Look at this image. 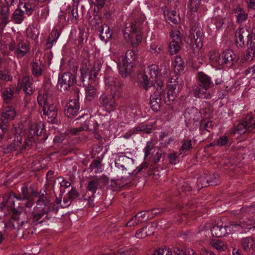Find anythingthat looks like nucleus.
<instances>
[{"label":"nucleus","instance_id":"13","mask_svg":"<svg viewBox=\"0 0 255 255\" xmlns=\"http://www.w3.org/2000/svg\"><path fill=\"white\" fill-rule=\"evenodd\" d=\"M6 5H3L0 9V33L9 21V6L15 3L14 0H5Z\"/></svg>","mask_w":255,"mask_h":255},{"label":"nucleus","instance_id":"20","mask_svg":"<svg viewBox=\"0 0 255 255\" xmlns=\"http://www.w3.org/2000/svg\"><path fill=\"white\" fill-rule=\"evenodd\" d=\"M242 245L243 248L248 252L255 251V240L248 237L242 239Z\"/></svg>","mask_w":255,"mask_h":255},{"label":"nucleus","instance_id":"44","mask_svg":"<svg viewBox=\"0 0 255 255\" xmlns=\"http://www.w3.org/2000/svg\"><path fill=\"white\" fill-rule=\"evenodd\" d=\"M175 254L177 255H197L195 252L192 249H187L185 251L177 249L175 250Z\"/></svg>","mask_w":255,"mask_h":255},{"label":"nucleus","instance_id":"49","mask_svg":"<svg viewBox=\"0 0 255 255\" xmlns=\"http://www.w3.org/2000/svg\"><path fill=\"white\" fill-rule=\"evenodd\" d=\"M212 245L214 248L220 252L224 251L226 249V246L224 243L218 240L213 243Z\"/></svg>","mask_w":255,"mask_h":255},{"label":"nucleus","instance_id":"17","mask_svg":"<svg viewBox=\"0 0 255 255\" xmlns=\"http://www.w3.org/2000/svg\"><path fill=\"white\" fill-rule=\"evenodd\" d=\"M105 86L107 90H109L111 93L116 94L122 86L119 79L113 77H106L105 79Z\"/></svg>","mask_w":255,"mask_h":255},{"label":"nucleus","instance_id":"16","mask_svg":"<svg viewBox=\"0 0 255 255\" xmlns=\"http://www.w3.org/2000/svg\"><path fill=\"white\" fill-rule=\"evenodd\" d=\"M79 109V102L76 99L71 100L66 106L65 114L69 118H72L78 114Z\"/></svg>","mask_w":255,"mask_h":255},{"label":"nucleus","instance_id":"32","mask_svg":"<svg viewBox=\"0 0 255 255\" xmlns=\"http://www.w3.org/2000/svg\"><path fill=\"white\" fill-rule=\"evenodd\" d=\"M189 10L191 13L197 11L200 5L203 4L204 0H189Z\"/></svg>","mask_w":255,"mask_h":255},{"label":"nucleus","instance_id":"29","mask_svg":"<svg viewBox=\"0 0 255 255\" xmlns=\"http://www.w3.org/2000/svg\"><path fill=\"white\" fill-rule=\"evenodd\" d=\"M165 15L166 19L173 23L177 24L180 21L179 14L175 10L169 11Z\"/></svg>","mask_w":255,"mask_h":255},{"label":"nucleus","instance_id":"7","mask_svg":"<svg viewBox=\"0 0 255 255\" xmlns=\"http://www.w3.org/2000/svg\"><path fill=\"white\" fill-rule=\"evenodd\" d=\"M184 118L186 126L193 129L199 127L205 118L202 117L201 112L194 107L189 108L185 111Z\"/></svg>","mask_w":255,"mask_h":255},{"label":"nucleus","instance_id":"61","mask_svg":"<svg viewBox=\"0 0 255 255\" xmlns=\"http://www.w3.org/2000/svg\"><path fill=\"white\" fill-rule=\"evenodd\" d=\"M6 125L2 124V122L0 121V140L2 138V136L3 133L6 130Z\"/></svg>","mask_w":255,"mask_h":255},{"label":"nucleus","instance_id":"52","mask_svg":"<svg viewBox=\"0 0 255 255\" xmlns=\"http://www.w3.org/2000/svg\"><path fill=\"white\" fill-rule=\"evenodd\" d=\"M172 40L181 42V33L178 30L172 31L171 34Z\"/></svg>","mask_w":255,"mask_h":255},{"label":"nucleus","instance_id":"3","mask_svg":"<svg viewBox=\"0 0 255 255\" xmlns=\"http://www.w3.org/2000/svg\"><path fill=\"white\" fill-rule=\"evenodd\" d=\"M37 101L39 106L42 107L44 115L47 117L48 122L54 123L57 116V108L53 103L52 94L48 92L40 94L37 97Z\"/></svg>","mask_w":255,"mask_h":255},{"label":"nucleus","instance_id":"36","mask_svg":"<svg viewBox=\"0 0 255 255\" xmlns=\"http://www.w3.org/2000/svg\"><path fill=\"white\" fill-rule=\"evenodd\" d=\"M20 199L18 198L13 193H10L6 201V205L12 209H14L15 207V202Z\"/></svg>","mask_w":255,"mask_h":255},{"label":"nucleus","instance_id":"30","mask_svg":"<svg viewBox=\"0 0 255 255\" xmlns=\"http://www.w3.org/2000/svg\"><path fill=\"white\" fill-rule=\"evenodd\" d=\"M39 34V31L36 26H29L26 30V35L28 37L32 39H36Z\"/></svg>","mask_w":255,"mask_h":255},{"label":"nucleus","instance_id":"40","mask_svg":"<svg viewBox=\"0 0 255 255\" xmlns=\"http://www.w3.org/2000/svg\"><path fill=\"white\" fill-rule=\"evenodd\" d=\"M99 185V180L97 179L90 181L87 186V188L89 191L92 192L93 195H94L96 192L97 186Z\"/></svg>","mask_w":255,"mask_h":255},{"label":"nucleus","instance_id":"14","mask_svg":"<svg viewBox=\"0 0 255 255\" xmlns=\"http://www.w3.org/2000/svg\"><path fill=\"white\" fill-rule=\"evenodd\" d=\"M203 32L200 27L192 28L190 31L191 43L195 45L198 49H200L203 46Z\"/></svg>","mask_w":255,"mask_h":255},{"label":"nucleus","instance_id":"43","mask_svg":"<svg viewBox=\"0 0 255 255\" xmlns=\"http://www.w3.org/2000/svg\"><path fill=\"white\" fill-rule=\"evenodd\" d=\"M88 123L89 121L86 120L82 127L71 129L70 130V132L73 134H77L78 132L87 128Z\"/></svg>","mask_w":255,"mask_h":255},{"label":"nucleus","instance_id":"58","mask_svg":"<svg viewBox=\"0 0 255 255\" xmlns=\"http://www.w3.org/2000/svg\"><path fill=\"white\" fill-rule=\"evenodd\" d=\"M145 234V230H144V228L138 230L135 234V237L137 239H142L146 237V236H143V235Z\"/></svg>","mask_w":255,"mask_h":255},{"label":"nucleus","instance_id":"63","mask_svg":"<svg viewBox=\"0 0 255 255\" xmlns=\"http://www.w3.org/2000/svg\"><path fill=\"white\" fill-rule=\"evenodd\" d=\"M69 194L71 198H75L78 196L77 191L73 188L71 189L70 191L69 192Z\"/></svg>","mask_w":255,"mask_h":255},{"label":"nucleus","instance_id":"19","mask_svg":"<svg viewBox=\"0 0 255 255\" xmlns=\"http://www.w3.org/2000/svg\"><path fill=\"white\" fill-rule=\"evenodd\" d=\"M193 94L194 96L200 98H209L210 97V94L207 92V89L203 86L201 88L200 86H194L192 88Z\"/></svg>","mask_w":255,"mask_h":255},{"label":"nucleus","instance_id":"28","mask_svg":"<svg viewBox=\"0 0 255 255\" xmlns=\"http://www.w3.org/2000/svg\"><path fill=\"white\" fill-rule=\"evenodd\" d=\"M44 129V125L42 123L34 124L30 128V133L32 135L40 136Z\"/></svg>","mask_w":255,"mask_h":255},{"label":"nucleus","instance_id":"5","mask_svg":"<svg viewBox=\"0 0 255 255\" xmlns=\"http://www.w3.org/2000/svg\"><path fill=\"white\" fill-rule=\"evenodd\" d=\"M209 59L210 62L215 65H224L236 61L237 56L232 50H226L221 53L211 51L209 53Z\"/></svg>","mask_w":255,"mask_h":255},{"label":"nucleus","instance_id":"39","mask_svg":"<svg viewBox=\"0 0 255 255\" xmlns=\"http://www.w3.org/2000/svg\"><path fill=\"white\" fill-rule=\"evenodd\" d=\"M248 128L249 131H251L255 129V117L249 116L247 117L245 121Z\"/></svg>","mask_w":255,"mask_h":255},{"label":"nucleus","instance_id":"11","mask_svg":"<svg viewBox=\"0 0 255 255\" xmlns=\"http://www.w3.org/2000/svg\"><path fill=\"white\" fill-rule=\"evenodd\" d=\"M75 81V77L70 72L64 73L59 78L57 84L58 88L62 92H66L73 85Z\"/></svg>","mask_w":255,"mask_h":255},{"label":"nucleus","instance_id":"33","mask_svg":"<svg viewBox=\"0 0 255 255\" xmlns=\"http://www.w3.org/2000/svg\"><path fill=\"white\" fill-rule=\"evenodd\" d=\"M249 45L248 52L245 56V59L249 61L255 58V43Z\"/></svg>","mask_w":255,"mask_h":255},{"label":"nucleus","instance_id":"4","mask_svg":"<svg viewBox=\"0 0 255 255\" xmlns=\"http://www.w3.org/2000/svg\"><path fill=\"white\" fill-rule=\"evenodd\" d=\"M29 49V45L25 41L19 42L16 45L12 42L10 39H7L6 41H1L0 50L4 54L8 53L9 51H14V53L18 57H23L27 53Z\"/></svg>","mask_w":255,"mask_h":255},{"label":"nucleus","instance_id":"37","mask_svg":"<svg viewBox=\"0 0 255 255\" xmlns=\"http://www.w3.org/2000/svg\"><path fill=\"white\" fill-rule=\"evenodd\" d=\"M119 71L120 75L123 77H127V62L126 59H123V63H120L119 65Z\"/></svg>","mask_w":255,"mask_h":255},{"label":"nucleus","instance_id":"15","mask_svg":"<svg viewBox=\"0 0 255 255\" xmlns=\"http://www.w3.org/2000/svg\"><path fill=\"white\" fill-rule=\"evenodd\" d=\"M32 81V79H30L28 76H24L19 78L18 80L16 90L19 91L21 88H23L25 94H31L33 90Z\"/></svg>","mask_w":255,"mask_h":255},{"label":"nucleus","instance_id":"35","mask_svg":"<svg viewBox=\"0 0 255 255\" xmlns=\"http://www.w3.org/2000/svg\"><path fill=\"white\" fill-rule=\"evenodd\" d=\"M13 89L11 88H6L2 93V98L5 103H8L13 96Z\"/></svg>","mask_w":255,"mask_h":255},{"label":"nucleus","instance_id":"47","mask_svg":"<svg viewBox=\"0 0 255 255\" xmlns=\"http://www.w3.org/2000/svg\"><path fill=\"white\" fill-rule=\"evenodd\" d=\"M69 16L72 22H75L78 16V10L76 8L69 9L68 11Z\"/></svg>","mask_w":255,"mask_h":255},{"label":"nucleus","instance_id":"24","mask_svg":"<svg viewBox=\"0 0 255 255\" xmlns=\"http://www.w3.org/2000/svg\"><path fill=\"white\" fill-rule=\"evenodd\" d=\"M31 67L33 75L35 76H39L41 75L44 65L41 61L35 60L32 62Z\"/></svg>","mask_w":255,"mask_h":255},{"label":"nucleus","instance_id":"60","mask_svg":"<svg viewBox=\"0 0 255 255\" xmlns=\"http://www.w3.org/2000/svg\"><path fill=\"white\" fill-rule=\"evenodd\" d=\"M170 163L172 164H175L177 160V156L175 153H173L169 155L168 156Z\"/></svg>","mask_w":255,"mask_h":255},{"label":"nucleus","instance_id":"55","mask_svg":"<svg viewBox=\"0 0 255 255\" xmlns=\"http://www.w3.org/2000/svg\"><path fill=\"white\" fill-rule=\"evenodd\" d=\"M121 182V180L118 179L116 180H112L111 181V186L114 188H121L124 186V184H121L120 182Z\"/></svg>","mask_w":255,"mask_h":255},{"label":"nucleus","instance_id":"53","mask_svg":"<svg viewBox=\"0 0 255 255\" xmlns=\"http://www.w3.org/2000/svg\"><path fill=\"white\" fill-rule=\"evenodd\" d=\"M12 77L10 75L0 71V80L9 81H10ZM1 84L0 83V90L1 89Z\"/></svg>","mask_w":255,"mask_h":255},{"label":"nucleus","instance_id":"51","mask_svg":"<svg viewBox=\"0 0 255 255\" xmlns=\"http://www.w3.org/2000/svg\"><path fill=\"white\" fill-rule=\"evenodd\" d=\"M153 148V144L151 142H148L147 143L146 146L143 149L144 152V158H146L149 155Z\"/></svg>","mask_w":255,"mask_h":255},{"label":"nucleus","instance_id":"26","mask_svg":"<svg viewBox=\"0 0 255 255\" xmlns=\"http://www.w3.org/2000/svg\"><path fill=\"white\" fill-rule=\"evenodd\" d=\"M86 99L89 101L93 100L97 96V90L96 88L91 85H89L85 88Z\"/></svg>","mask_w":255,"mask_h":255},{"label":"nucleus","instance_id":"25","mask_svg":"<svg viewBox=\"0 0 255 255\" xmlns=\"http://www.w3.org/2000/svg\"><path fill=\"white\" fill-rule=\"evenodd\" d=\"M235 13L237 18V21L239 23L243 22L248 18L247 13L240 6L235 9Z\"/></svg>","mask_w":255,"mask_h":255},{"label":"nucleus","instance_id":"12","mask_svg":"<svg viewBox=\"0 0 255 255\" xmlns=\"http://www.w3.org/2000/svg\"><path fill=\"white\" fill-rule=\"evenodd\" d=\"M114 94L103 93L99 98V103L104 110L110 112L114 109L116 102L114 99Z\"/></svg>","mask_w":255,"mask_h":255},{"label":"nucleus","instance_id":"23","mask_svg":"<svg viewBox=\"0 0 255 255\" xmlns=\"http://www.w3.org/2000/svg\"><path fill=\"white\" fill-rule=\"evenodd\" d=\"M19 6V8L16 9L13 13L12 20L15 23L17 24L21 23L24 19V14L25 10H22ZM26 13V12H25Z\"/></svg>","mask_w":255,"mask_h":255},{"label":"nucleus","instance_id":"2","mask_svg":"<svg viewBox=\"0 0 255 255\" xmlns=\"http://www.w3.org/2000/svg\"><path fill=\"white\" fill-rule=\"evenodd\" d=\"M205 229H210L211 233L213 237L221 238L225 237L227 234L235 232L240 233H246L252 229L255 228L254 224L250 220L244 221L241 224H230L224 225L219 224L210 228L209 224H206L204 227Z\"/></svg>","mask_w":255,"mask_h":255},{"label":"nucleus","instance_id":"1","mask_svg":"<svg viewBox=\"0 0 255 255\" xmlns=\"http://www.w3.org/2000/svg\"><path fill=\"white\" fill-rule=\"evenodd\" d=\"M138 83L146 90L153 85L156 90L154 95L150 97V104L152 109L158 111L160 109L161 96L163 94V79L159 75L158 66L150 65L138 74Z\"/></svg>","mask_w":255,"mask_h":255},{"label":"nucleus","instance_id":"6","mask_svg":"<svg viewBox=\"0 0 255 255\" xmlns=\"http://www.w3.org/2000/svg\"><path fill=\"white\" fill-rule=\"evenodd\" d=\"M235 43L238 48L255 43V32L250 33L247 27L240 28L235 34Z\"/></svg>","mask_w":255,"mask_h":255},{"label":"nucleus","instance_id":"27","mask_svg":"<svg viewBox=\"0 0 255 255\" xmlns=\"http://www.w3.org/2000/svg\"><path fill=\"white\" fill-rule=\"evenodd\" d=\"M15 116V111L11 106H7L4 109L1 114L2 118L4 120H11Z\"/></svg>","mask_w":255,"mask_h":255},{"label":"nucleus","instance_id":"9","mask_svg":"<svg viewBox=\"0 0 255 255\" xmlns=\"http://www.w3.org/2000/svg\"><path fill=\"white\" fill-rule=\"evenodd\" d=\"M183 85L182 79L177 76L170 79L167 84L168 91L167 98L169 102L175 100L182 89Z\"/></svg>","mask_w":255,"mask_h":255},{"label":"nucleus","instance_id":"56","mask_svg":"<svg viewBox=\"0 0 255 255\" xmlns=\"http://www.w3.org/2000/svg\"><path fill=\"white\" fill-rule=\"evenodd\" d=\"M163 209L160 208H154L151 210L150 211H148L149 212L150 216H153V218L154 216L160 214L163 212Z\"/></svg>","mask_w":255,"mask_h":255},{"label":"nucleus","instance_id":"41","mask_svg":"<svg viewBox=\"0 0 255 255\" xmlns=\"http://www.w3.org/2000/svg\"><path fill=\"white\" fill-rule=\"evenodd\" d=\"M174 66L175 70L180 72V71L183 70V64L184 63L182 58L180 57L177 56L174 61Z\"/></svg>","mask_w":255,"mask_h":255},{"label":"nucleus","instance_id":"57","mask_svg":"<svg viewBox=\"0 0 255 255\" xmlns=\"http://www.w3.org/2000/svg\"><path fill=\"white\" fill-rule=\"evenodd\" d=\"M90 1L98 7H102L105 3V0H90Z\"/></svg>","mask_w":255,"mask_h":255},{"label":"nucleus","instance_id":"42","mask_svg":"<svg viewBox=\"0 0 255 255\" xmlns=\"http://www.w3.org/2000/svg\"><path fill=\"white\" fill-rule=\"evenodd\" d=\"M143 228L145 230V234L143 236L146 237L152 235L153 234L155 228V225L154 223H150Z\"/></svg>","mask_w":255,"mask_h":255},{"label":"nucleus","instance_id":"10","mask_svg":"<svg viewBox=\"0 0 255 255\" xmlns=\"http://www.w3.org/2000/svg\"><path fill=\"white\" fill-rule=\"evenodd\" d=\"M101 64L100 61H96L93 66L89 68L87 65L83 66L81 68L80 80L84 82L85 78L88 76L89 82L92 83L95 78L98 75V74L101 69Z\"/></svg>","mask_w":255,"mask_h":255},{"label":"nucleus","instance_id":"54","mask_svg":"<svg viewBox=\"0 0 255 255\" xmlns=\"http://www.w3.org/2000/svg\"><path fill=\"white\" fill-rule=\"evenodd\" d=\"M101 29H104V35L107 37V39H110L112 37L110 27L107 25H104L102 27Z\"/></svg>","mask_w":255,"mask_h":255},{"label":"nucleus","instance_id":"18","mask_svg":"<svg viewBox=\"0 0 255 255\" xmlns=\"http://www.w3.org/2000/svg\"><path fill=\"white\" fill-rule=\"evenodd\" d=\"M131 29L133 31L131 32L130 37L128 36V39H130L131 44L133 47H136L141 42V32L140 30H136V26L132 24Z\"/></svg>","mask_w":255,"mask_h":255},{"label":"nucleus","instance_id":"45","mask_svg":"<svg viewBox=\"0 0 255 255\" xmlns=\"http://www.w3.org/2000/svg\"><path fill=\"white\" fill-rule=\"evenodd\" d=\"M60 33L57 30H53L48 39V43L53 44L56 42L57 39L60 36Z\"/></svg>","mask_w":255,"mask_h":255},{"label":"nucleus","instance_id":"62","mask_svg":"<svg viewBox=\"0 0 255 255\" xmlns=\"http://www.w3.org/2000/svg\"><path fill=\"white\" fill-rule=\"evenodd\" d=\"M150 49L152 53H158L161 50L160 47H158L155 44H152L150 46Z\"/></svg>","mask_w":255,"mask_h":255},{"label":"nucleus","instance_id":"21","mask_svg":"<svg viewBox=\"0 0 255 255\" xmlns=\"http://www.w3.org/2000/svg\"><path fill=\"white\" fill-rule=\"evenodd\" d=\"M26 1L21 2L20 4V7L25 10L26 14L29 15L31 14L32 10L35 8L37 0H26Z\"/></svg>","mask_w":255,"mask_h":255},{"label":"nucleus","instance_id":"34","mask_svg":"<svg viewBox=\"0 0 255 255\" xmlns=\"http://www.w3.org/2000/svg\"><path fill=\"white\" fill-rule=\"evenodd\" d=\"M181 42L172 40L169 46V51L171 54H176L180 49V43Z\"/></svg>","mask_w":255,"mask_h":255},{"label":"nucleus","instance_id":"46","mask_svg":"<svg viewBox=\"0 0 255 255\" xmlns=\"http://www.w3.org/2000/svg\"><path fill=\"white\" fill-rule=\"evenodd\" d=\"M236 130L240 134H243L246 131H249L248 128L245 122L241 123L238 125Z\"/></svg>","mask_w":255,"mask_h":255},{"label":"nucleus","instance_id":"50","mask_svg":"<svg viewBox=\"0 0 255 255\" xmlns=\"http://www.w3.org/2000/svg\"><path fill=\"white\" fill-rule=\"evenodd\" d=\"M92 170H95V172L98 173L102 172V167L100 163L98 161H94L90 165Z\"/></svg>","mask_w":255,"mask_h":255},{"label":"nucleus","instance_id":"48","mask_svg":"<svg viewBox=\"0 0 255 255\" xmlns=\"http://www.w3.org/2000/svg\"><path fill=\"white\" fill-rule=\"evenodd\" d=\"M10 222L13 227H16L22 226L24 223L23 221H20L19 217L17 215H15L12 217L10 220Z\"/></svg>","mask_w":255,"mask_h":255},{"label":"nucleus","instance_id":"64","mask_svg":"<svg viewBox=\"0 0 255 255\" xmlns=\"http://www.w3.org/2000/svg\"><path fill=\"white\" fill-rule=\"evenodd\" d=\"M159 250L160 252H164L162 255H172L171 250L168 248H159Z\"/></svg>","mask_w":255,"mask_h":255},{"label":"nucleus","instance_id":"31","mask_svg":"<svg viewBox=\"0 0 255 255\" xmlns=\"http://www.w3.org/2000/svg\"><path fill=\"white\" fill-rule=\"evenodd\" d=\"M153 216H150L149 211H142L137 213L135 216V220H137V222L141 223L146 221L149 218H152Z\"/></svg>","mask_w":255,"mask_h":255},{"label":"nucleus","instance_id":"22","mask_svg":"<svg viewBox=\"0 0 255 255\" xmlns=\"http://www.w3.org/2000/svg\"><path fill=\"white\" fill-rule=\"evenodd\" d=\"M197 78L199 81L205 89H208L212 85L211 78L203 72H199Z\"/></svg>","mask_w":255,"mask_h":255},{"label":"nucleus","instance_id":"59","mask_svg":"<svg viewBox=\"0 0 255 255\" xmlns=\"http://www.w3.org/2000/svg\"><path fill=\"white\" fill-rule=\"evenodd\" d=\"M192 148L191 141L186 140L184 141L182 146V149L183 150H187Z\"/></svg>","mask_w":255,"mask_h":255},{"label":"nucleus","instance_id":"8","mask_svg":"<svg viewBox=\"0 0 255 255\" xmlns=\"http://www.w3.org/2000/svg\"><path fill=\"white\" fill-rule=\"evenodd\" d=\"M21 127L22 125H19L17 127L15 128V135L14 142L11 143L7 147L9 151L26 149L27 146L31 145L32 144L33 139L30 138L25 140L24 143L22 145V137L24 134V132L22 130Z\"/></svg>","mask_w":255,"mask_h":255},{"label":"nucleus","instance_id":"38","mask_svg":"<svg viewBox=\"0 0 255 255\" xmlns=\"http://www.w3.org/2000/svg\"><path fill=\"white\" fill-rule=\"evenodd\" d=\"M216 144L219 146H229L231 144V141L227 136L222 135L217 139Z\"/></svg>","mask_w":255,"mask_h":255}]
</instances>
